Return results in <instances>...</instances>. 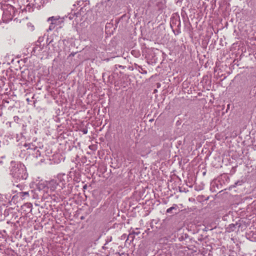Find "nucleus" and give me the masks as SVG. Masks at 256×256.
<instances>
[{
	"instance_id": "nucleus-1",
	"label": "nucleus",
	"mask_w": 256,
	"mask_h": 256,
	"mask_svg": "<svg viewBox=\"0 0 256 256\" xmlns=\"http://www.w3.org/2000/svg\"><path fill=\"white\" fill-rule=\"evenodd\" d=\"M72 7V12L66 17L73 20L72 25L76 27L80 22L87 18L86 15L90 12V8L88 0H78Z\"/></svg>"
},
{
	"instance_id": "nucleus-2",
	"label": "nucleus",
	"mask_w": 256,
	"mask_h": 256,
	"mask_svg": "<svg viewBox=\"0 0 256 256\" xmlns=\"http://www.w3.org/2000/svg\"><path fill=\"white\" fill-rule=\"evenodd\" d=\"M10 174L16 180H26L28 174L25 166L20 162L12 161L10 162Z\"/></svg>"
},
{
	"instance_id": "nucleus-3",
	"label": "nucleus",
	"mask_w": 256,
	"mask_h": 256,
	"mask_svg": "<svg viewBox=\"0 0 256 256\" xmlns=\"http://www.w3.org/2000/svg\"><path fill=\"white\" fill-rule=\"evenodd\" d=\"M58 183L56 179H52L44 182L39 183L37 188L40 192L43 194V197L46 198L48 196H50L51 193L56 190Z\"/></svg>"
},
{
	"instance_id": "nucleus-4",
	"label": "nucleus",
	"mask_w": 256,
	"mask_h": 256,
	"mask_svg": "<svg viewBox=\"0 0 256 256\" xmlns=\"http://www.w3.org/2000/svg\"><path fill=\"white\" fill-rule=\"evenodd\" d=\"M14 8L11 6H8L4 10L2 18L4 22H8L11 20L14 14Z\"/></svg>"
},
{
	"instance_id": "nucleus-5",
	"label": "nucleus",
	"mask_w": 256,
	"mask_h": 256,
	"mask_svg": "<svg viewBox=\"0 0 256 256\" xmlns=\"http://www.w3.org/2000/svg\"><path fill=\"white\" fill-rule=\"evenodd\" d=\"M96 8L98 12L105 14L110 8V0H102L96 4Z\"/></svg>"
},
{
	"instance_id": "nucleus-6",
	"label": "nucleus",
	"mask_w": 256,
	"mask_h": 256,
	"mask_svg": "<svg viewBox=\"0 0 256 256\" xmlns=\"http://www.w3.org/2000/svg\"><path fill=\"white\" fill-rule=\"evenodd\" d=\"M70 178L68 175L65 174H58L56 178V179L57 180L58 185L62 188L65 186L66 182H68Z\"/></svg>"
},
{
	"instance_id": "nucleus-7",
	"label": "nucleus",
	"mask_w": 256,
	"mask_h": 256,
	"mask_svg": "<svg viewBox=\"0 0 256 256\" xmlns=\"http://www.w3.org/2000/svg\"><path fill=\"white\" fill-rule=\"evenodd\" d=\"M44 48V46L42 45L40 38L36 42L35 46L33 48L32 52L36 55L42 54V50Z\"/></svg>"
},
{
	"instance_id": "nucleus-8",
	"label": "nucleus",
	"mask_w": 256,
	"mask_h": 256,
	"mask_svg": "<svg viewBox=\"0 0 256 256\" xmlns=\"http://www.w3.org/2000/svg\"><path fill=\"white\" fill-rule=\"evenodd\" d=\"M52 49H50V48H49V50L48 52L44 51L46 52V55H49L53 53H54L55 52H58L59 50V48L58 46V45L55 43L54 44H52Z\"/></svg>"
},
{
	"instance_id": "nucleus-9",
	"label": "nucleus",
	"mask_w": 256,
	"mask_h": 256,
	"mask_svg": "<svg viewBox=\"0 0 256 256\" xmlns=\"http://www.w3.org/2000/svg\"><path fill=\"white\" fill-rule=\"evenodd\" d=\"M236 228V225L234 224H230L227 228H226V231L228 232H231L234 231Z\"/></svg>"
},
{
	"instance_id": "nucleus-10",
	"label": "nucleus",
	"mask_w": 256,
	"mask_h": 256,
	"mask_svg": "<svg viewBox=\"0 0 256 256\" xmlns=\"http://www.w3.org/2000/svg\"><path fill=\"white\" fill-rule=\"evenodd\" d=\"M59 20V16H52L48 18V21H50V23H52L56 26V22Z\"/></svg>"
},
{
	"instance_id": "nucleus-11",
	"label": "nucleus",
	"mask_w": 256,
	"mask_h": 256,
	"mask_svg": "<svg viewBox=\"0 0 256 256\" xmlns=\"http://www.w3.org/2000/svg\"><path fill=\"white\" fill-rule=\"evenodd\" d=\"M19 196L21 198L24 199L26 198L29 196V193L28 192H20L18 194Z\"/></svg>"
},
{
	"instance_id": "nucleus-12",
	"label": "nucleus",
	"mask_w": 256,
	"mask_h": 256,
	"mask_svg": "<svg viewBox=\"0 0 256 256\" xmlns=\"http://www.w3.org/2000/svg\"><path fill=\"white\" fill-rule=\"evenodd\" d=\"M176 208H177L176 204H174V206H172L168 208V209H167L166 212L167 213H170L172 210H176Z\"/></svg>"
},
{
	"instance_id": "nucleus-13",
	"label": "nucleus",
	"mask_w": 256,
	"mask_h": 256,
	"mask_svg": "<svg viewBox=\"0 0 256 256\" xmlns=\"http://www.w3.org/2000/svg\"><path fill=\"white\" fill-rule=\"evenodd\" d=\"M251 234H252V236L251 240L256 242V231H253V230L252 231Z\"/></svg>"
},
{
	"instance_id": "nucleus-14",
	"label": "nucleus",
	"mask_w": 256,
	"mask_h": 256,
	"mask_svg": "<svg viewBox=\"0 0 256 256\" xmlns=\"http://www.w3.org/2000/svg\"><path fill=\"white\" fill-rule=\"evenodd\" d=\"M140 234V232H133L132 233H130L129 234L128 236V238H131L132 239V240H134V234H136V235H138V234Z\"/></svg>"
},
{
	"instance_id": "nucleus-15",
	"label": "nucleus",
	"mask_w": 256,
	"mask_h": 256,
	"mask_svg": "<svg viewBox=\"0 0 256 256\" xmlns=\"http://www.w3.org/2000/svg\"><path fill=\"white\" fill-rule=\"evenodd\" d=\"M66 16L65 17H63V18H60L59 16V20H57L56 22V26L57 25H59L62 22H64V19L65 18H67L66 17Z\"/></svg>"
},
{
	"instance_id": "nucleus-16",
	"label": "nucleus",
	"mask_w": 256,
	"mask_h": 256,
	"mask_svg": "<svg viewBox=\"0 0 256 256\" xmlns=\"http://www.w3.org/2000/svg\"><path fill=\"white\" fill-rule=\"evenodd\" d=\"M10 210V208H8V209H6L4 210V216L6 217V216H8L9 214V211Z\"/></svg>"
},
{
	"instance_id": "nucleus-17",
	"label": "nucleus",
	"mask_w": 256,
	"mask_h": 256,
	"mask_svg": "<svg viewBox=\"0 0 256 256\" xmlns=\"http://www.w3.org/2000/svg\"><path fill=\"white\" fill-rule=\"evenodd\" d=\"M56 25L52 23H50V26L48 28V30H52L55 28Z\"/></svg>"
},
{
	"instance_id": "nucleus-18",
	"label": "nucleus",
	"mask_w": 256,
	"mask_h": 256,
	"mask_svg": "<svg viewBox=\"0 0 256 256\" xmlns=\"http://www.w3.org/2000/svg\"><path fill=\"white\" fill-rule=\"evenodd\" d=\"M2 211H3V206H0V216H2V214H3Z\"/></svg>"
},
{
	"instance_id": "nucleus-19",
	"label": "nucleus",
	"mask_w": 256,
	"mask_h": 256,
	"mask_svg": "<svg viewBox=\"0 0 256 256\" xmlns=\"http://www.w3.org/2000/svg\"><path fill=\"white\" fill-rule=\"evenodd\" d=\"M4 198H6L5 196L0 194V202H1L2 200L4 199Z\"/></svg>"
},
{
	"instance_id": "nucleus-20",
	"label": "nucleus",
	"mask_w": 256,
	"mask_h": 256,
	"mask_svg": "<svg viewBox=\"0 0 256 256\" xmlns=\"http://www.w3.org/2000/svg\"><path fill=\"white\" fill-rule=\"evenodd\" d=\"M64 192L68 194H69L71 192V189L70 190H68V191H64Z\"/></svg>"
},
{
	"instance_id": "nucleus-21",
	"label": "nucleus",
	"mask_w": 256,
	"mask_h": 256,
	"mask_svg": "<svg viewBox=\"0 0 256 256\" xmlns=\"http://www.w3.org/2000/svg\"><path fill=\"white\" fill-rule=\"evenodd\" d=\"M83 132H84V134H86L87 133V132H88V130H84L83 131Z\"/></svg>"
},
{
	"instance_id": "nucleus-22",
	"label": "nucleus",
	"mask_w": 256,
	"mask_h": 256,
	"mask_svg": "<svg viewBox=\"0 0 256 256\" xmlns=\"http://www.w3.org/2000/svg\"><path fill=\"white\" fill-rule=\"evenodd\" d=\"M178 24H180V21H178Z\"/></svg>"
}]
</instances>
